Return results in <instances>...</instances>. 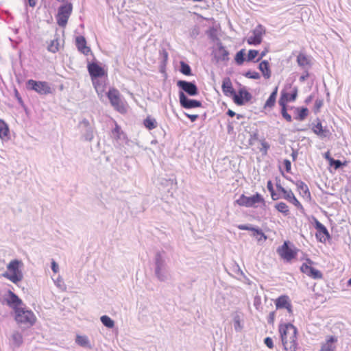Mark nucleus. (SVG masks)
<instances>
[{"label": "nucleus", "mask_w": 351, "mask_h": 351, "mask_svg": "<svg viewBox=\"0 0 351 351\" xmlns=\"http://www.w3.org/2000/svg\"><path fill=\"white\" fill-rule=\"evenodd\" d=\"M167 255L165 251H158L154 258V273L158 280L166 281L169 278V271L167 264Z\"/></svg>", "instance_id": "nucleus-1"}, {"label": "nucleus", "mask_w": 351, "mask_h": 351, "mask_svg": "<svg viewBox=\"0 0 351 351\" xmlns=\"http://www.w3.org/2000/svg\"><path fill=\"white\" fill-rule=\"evenodd\" d=\"M21 266H23L21 261L17 259L11 261L7 265V271L3 274V276L17 285L23 278L22 271L19 269Z\"/></svg>", "instance_id": "nucleus-2"}, {"label": "nucleus", "mask_w": 351, "mask_h": 351, "mask_svg": "<svg viewBox=\"0 0 351 351\" xmlns=\"http://www.w3.org/2000/svg\"><path fill=\"white\" fill-rule=\"evenodd\" d=\"M14 312L15 319L18 323L27 326L34 324L36 317L32 311L21 307L20 308H17Z\"/></svg>", "instance_id": "nucleus-3"}, {"label": "nucleus", "mask_w": 351, "mask_h": 351, "mask_svg": "<svg viewBox=\"0 0 351 351\" xmlns=\"http://www.w3.org/2000/svg\"><path fill=\"white\" fill-rule=\"evenodd\" d=\"M263 203L265 205V202L263 196L256 193L254 195L251 197H247L245 195L242 194L239 199H237L234 204H238L240 206L245 207H256V204Z\"/></svg>", "instance_id": "nucleus-4"}, {"label": "nucleus", "mask_w": 351, "mask_h": 351, "mask_svg": "<svg viewBox=\"0 0 351 351\" xmlns=\"http://www.w3.org/2000/svg\"><path fill=\"white\" fill-rule=\"evenodd\" d=\"M26 88L34 90L39 95H48L51 93V88L47 82L29 80L26 82Z\"/></svg>", "instance_id": "nucleus-5"}, {"label": "nucleus", "mask_w": 351, "mask_h": 351, "mask_svg": "<svg viewBox=\"0 0 351 351\" xmlns=\"http://www.w3.org/2000/svg\"><path fill=\"white\" fill-rule=\"evenodd\" d=\"M73 10V5L71 3H66L59 7L56 16L57 23L60 27H65L68 19Z\"/></svg>", "instance_id": "nucleus-6"}, {"label": "nucleus", "mask_w": 351, "mask_h": 351, "mask_svg": "<svg viewBox=\"0 0 351 351\" xmlns=\"http://www.w3.org/2000/svg\"><path fill=\"white\" fill-rule=\"evenodd\" d=\"M289 245V241H285L284 243L277 249L278 254L282 259L287 262L295 258L298 251V250L295 247H290Z\"/></svg>", "instance_id": "nucleus-7"}, {"label": "nucleus", "mask_w": 351, "mask_h": 351, "mask_svg": "<svg viewBox=\"0 0 351 351\" xmlns=\"http://www.w3.org/2000/svg\"><path fill=\"white\" fill-rule=\"evenodd\" d=\"M313 262L310 258H306V263H304L300 267V271L313 279H321L323 277L322 272L311 267Z\"/></svg>", "instance_id": "nucleus-8"}, {"label": "nucleus", "mask_w": 351, "mask_h": 351, "mask_svg": "<svg viewBox=\"0 0 351 351\" xmlns=\"http://www.w3.org/2000/svg\"><path fill=\"white\" fill-rule=\"evenodd\" d=\"M279 332L282 342L291 337L297 335L298 330L296 327L290 323L281 324L279 326Z\"/></svg>", "instance_id": "nucleus-9"}, {"label": "nucleus", "mask_w": 351, "mask_h": 351, "mask_svg": "<svg viewBox=\"0 0 351 351\" xmlns=\"http://www.w3.org/2000/svg\"><path fill=\"white\" fill-rule=\"evenodd\" d=\"M111 105L118 111H122L124 109L123 102L120 97L119 90L115 88L110 89L106 93Z\"/></svg>", "instance_id": "nucleus-10"}, {"label": "nucleus", "mask_w": 351, "mask_h": 351, "mask_svg": "<svg viewBox=\"0 0 351 351\" xmlns=\"http://www.w3.org/2000/svg\"><path fill=\"white\" fill-rule=\"evenodd\" d=\"M177 86L182 90L181 92L186 93L189 96H196L199 93L198 88L195 82L179 80L177 82Z\"/></svg>", "instance_id": "nucleus-11"}, {"label": "nucleus", "mask_w": 351, "mask_h": 351, "mask_svg": "<svg viewBox=\"0 0 351 351\" xmlns=\"http://www.w3.org/2000/svg\"><path fill=\"white\" fill-rule=\"evenodd\" d=\"M79 125L82 128V138L85 141H91L94 138V127L86 119L80 121Z\"/></svg>", "instance_id": "nucleus-12"}, {"label": "nucleus", "mask_w": 351, "mask_h": 351, "mask_svg": "<svg viewBox=\"0 0 351 351\" xmlns=\"http://www.w3.org/2000/svg\"><path fill=\"white\" fill-rule=\"evenodd\" d=\"M179 100L180 106L186 109H191L202 107L201 101L189 99L183 92H179Z\"/></svg>", "instance_id": "nucleus-13"}, {"label": "nucleus", "mask_w": 351, "mask_h": 351, "mask_svg": "<svg viewBox=\"0 0 351 351\" xmlns=\"http://www.w3.org/2000/svg\"><path fill=\"white\" fill-rule=\"evenodd\" d=\"M252 98V94L249 93L245 87H243L239 90L238 93H235L232 99L236 104L242 106L250 101Z\"/></svg>", "instance_id": "nucleus-14"}, {"label": "nucleus", "mask_w": 351, "mask_h": 351, "mask_svg": "<svg viewBox=\"0 0 351 351\" xmlns=\"http://www.w3.org/2000/svg\"><path fill=\"white\" fill-rule=\"evenodd\" d=\"M87 69L91 79L101 78L106 75V72L104 69L96 62H88Z\"/></svg>", "instance_id": "nucleus-15"}, {"label": "nucleus", "mask_w": 351, "mask_h": 351, "mask_svg": "<svg viewBox=\"0 0 351 351\" xmlns=\"http://www.w3.org/2000/svg\"><path fill=\"white\" fill-rule=\"evenodd\" d=\"M265 30L263 26L258 25L252 32V35L247 38V42L250 45H257L262 42V36Z\"/></svg>", "instance_id": "nucleus-16"}, {"label": "nucleus", "mask_w": 351, "mask_h": 351, "mask_svg": "<svg viewBox=\"0 0 351 351\" xmlns=\"http://www.w3.org/2000/svg\"><path fill=\"white\" fill-rule=\"evenodd\" d=\"M315 228L317 230L315 236L319 241L325 243L330 238L327 228L317 219H315Z\"/></svg>", "instance_id": "nucleus-17"}, {"label": "nucleus", "mask_w": 351, "mask_h": 351, "mask_svg": "<svg viewBox=\"0 0 351 351\" xmlns=\"http://www.w3.org/2000/svg\"><path fill=\"white\" fill-rule=\"evenodd\" d=\"M296 62L301 70H310L313 65L311 57L302 52L297 56Z\"/></svg>", "instance_id": "nucleus-18"}, {"label": "nucleus", "mask_w": 351, "mask_h": 351, "mask_svg": "<svg viewBox=\"0 0 351 351\" xmlns=\"http://www.w3.org/2000/svg\"><path fill=\"white\" fill-rule=\"evenodd\" d=\"M275 305L277 309L286 308L289 313H293L292 304L289 296L280 295L275 300Z\"/></svg>", "instance_id": "nucleus-19"}, {"label": "nucleus", "mask_w": 351, "mask_h": 351, "mask_svg": "<svg viewBox=\"0 0 351 351\" xmlns=\"http://www.w3.org/2000/svg\"><path fill=\"white\" fill-rule=\"evenodd\" d=\"M5 300L7 304L12 308L14 311H16L17 308H20V306L23 304V301L11 291H8V294Z\"/></svg>", "instance_id": "nucleus-20"}, {"label": "nucleus", "mask_w": 351, "mask_h": 351, "mask_svg": "<svg viewBox=\"0 0 351 351\" xmlns=\"http://www.w3.org/2000/svg\"><path fill=\"white\" fill-rule=\"evenodd\" d=\"M337 338L335 336H329L326 341L322 344L320 351H336Z\"/></svg>", "instance_id": "nucleus-21"}, {"label": "nucleus", "mask_w": 351, "mask_h": 351, "mask_svg": "<svg viewBox=\"0 0 351 351\" xmlns=\"http://www.w3.org/2000/svg\"><path fill=\"white\" fill-rule=\"evenodd\" d=\"M229 52L226 48L223 46V45L219 43L217 44V48L215 51V58L217 62L219 61H226L228 60Z\"/></svg>", "instance_id": "nucleus-22"}, {"label": "nucleus", "mask_w": 351, "mask_h": 351, "mask_svg": "<svg viewBox=\"0 0 351 351\" xmlns=\"http://www.w3.org/2000/svg\"><path fill=\"white\" fill-rule=\"evenodd\" d=\"M75 45L80 53L87 56L90 52V48L86 45V41L84 36H77L75 39Z\"/></svg>", "instance_id": "nucleus-23"}, {"label": "nucleus", "mask_w": 351, "mask_h": 351, "mask_svg": "<svg viewBox=\"0 0 351 351\" xmlns=\"http://www.w3.org/2000/svg\"><path fill=\"white\" fill-rule=\"evenodd\" d=\"M312 130L315 134L321 138H326L330 134L329 130L327 128H323L319 119L316 124H312Z\"/></svg>", "instance_id": "nucleus-24"}, {"label": "nucleus", "mask_w": 351, "mask_h": 351, "mask_svg": "<svg viewBox=\"0 0 351 351\" xmlns=\"http://www.w3.org/2000/svg\"><path fill=\"white\" fill-rule=\"evenodd\" d=\"M282 343L285 351H296L298 346L297 335L289 337V339L282 341Z\"/></svg>", "instance_id": "nucleus-25"}, {"label": "nucleus", "mask_w": 351, "mask_h": 351, "mask_svg": "<svg viewBox=\"0 0 351 351\" xmlns=\"http://www.w3.org/2000/svg\"><path fill=\"white\" fill-rule=\"evenodd\" d=\"M93 86L99 97H102L105 91L106 84L104 80L100 78L91 79Z\"/></svg>", "instance_id": "nucleus-26"}, {"label": "nucleus", "mask_w": 351, "mask_h": 351, "mask_svg": "<svg viewBox=\"0 0 351 351\" xmlns=\"http://www.w3.org/2000/svg\"><path fill=\"white\" fill-rule=\"evenodd\" d=\"M288 96V93H282V95L279 99V105L281 106V114L284 119H285L288 122H291L292 121L291 116L287 113V107L285 101V97Z\"/></svg>", "instance_id": "nucleus-27"}, {"label": "nucleus", "mask_w": 351, "mask_h": 351, "mask_svg": "<svg viewBox=\"0 0 351 351\" xmlns=\"http://www.w3.org/2000/svg\"><path fill=\"white\" fill-rule=\"evenodd\" d=\"M221 88L223 93L226 96L234 97L236 91L233 88L232 82L229 78L223 80Z\"/></svg>", "instance_id": "nucleus-28"}, {"label": "nucleus", "mask_w": 351, "mask_h": 351, "mask_svg": "<svg viewBox=\"0 0 351 351\" xmlns=\"http://www.w3.org/2000/svg\"><path fill=\"white\" fill-rule=\"evenodd\" d=\"M258 69L262 72L263 75L265 79H269L271 77V70L268 61H262L258 66Z\"/></svg>", "instance_id": "nucleus-29"}, {"label": "nucleus", "mask_w": 351, "mask_h": 351, "mask_svg": "<svg viewBox=\"0 0 351 351\" xmlns=\"http://www.w3.org/2000/svg\"><path fill=\"white\" fill-rule=\"evenodd\" d=\"M276 189L278 192H281L283 194L282 197L288 202L291 201L293 196H294V194L291 190H286L280 184H276Z\"/></svg>", "instance_id": "nucleus-30"}, {"label": "nucleus", "mask_w": 351, "mask_h": 351, "mask_svg": "<svg viewBox=\"0 0 351 351\" xmlns=\"http://www.w3.org/2000/svg\"><path fill=\"white\" fill-rule=\"evenodd\" d=\"M277 93H278V87H276L275 89L274 90V91L269 95L267 100L266 101L265 106H264L265 108H272L274 106L275 102H276V96H277Z\"/></svg>", "instance_id": "nucleus-31"}, {"label": "nucleus", "mask_w": 351, "mask_h": 351, "mask_svg": "<svg viewBox=\"0 0 351 351\" xmlns=\"http://www.w3.org/2000/svg\"><path fill=\"white\" fill-rule=\"evenodd\" d=\"M143 124L144 126L149 130L155 129L158 125L156 120L150 116L147 117V118L143 121Z\"/></svg>", "instance_id": "nucleus-32"}, {"label": "nucleus", "mask_w": 351, "mask_h": 351, "mask_svg": "<svg viewBox=\"0 0 351 351\" xmlns=\"http://www.w3.org/2000/svg\"><path fill=\"white\" fill-rule=\"evenodd\" d=\"M295 185H296L298 189L300 192H302L304 193V196L310 197L311 193L308 190V186L304 182H302L301 180H298L295 182Z\"/></svg>", "instance_id": "nucleus-33"}, {"label": "nucleus", "mask_w": 351, "mask_h": 351, "mask_svg": "<svg viewBox=\"0 0 351 351\" xmlns=\"http://www.w3.org/2000/svg\"><path fill=\"white\" fill-rule=\"evenodd\" d=\"M9 128L3 120L0 119V138L5 139L8 138Z\"/></svg>", "instance_id": "nucleus-34"}, {"label": "nucleus", "mask_w": 351, "mask_h": 351, "mask_svg": "<svg viewBox=\"0 0 351 351\" xmlns=\"http://www.w3.org/2000/svg\"><path fill=\"white\" fill-rule=\"evenodd\" d=\"M112 135L117 140L125 138V134L117 124L115 125V128L112 130Z\"/></svg>", "instance_id": "nucleus-35"}, {"label": "nucleus", "mask_w": 351, "mask_h": 351, "mask_svg": "<svg viewBox=\"0 0 351 351\" xmlns=\"http://www.w3.org/2000/svg\"><path fill=\"white\" fill-rule=\"evenodd\" d=\"M276 209L282 213L285 216L289 214V210L288 206L285 202H279L275 205Z\"/></svg>", "instance_id": "nucleus-36"}, {"label": "nucleus", "mask_w": 351, "mask_h": 351, "mask_svg": "<svg viewBox=\"0 0 351 351\" xmlns=\"http://www.w3.org/2000/svg\"><path fill=\"white\" fill-rule=\"evenodd\" d=\"M252 235L255 237L258 241L262 240L265 241L267 239V236L263 233L262 230L258 228H255L254 230H253Z\"/></svg>", "instance_id": "nucleus-37"}, {"label": "nucleus", "mask_w": 351, "mask_h": 351, "mask_svg": "<svg viewBox=\"0 0 351 351\" xmlns=\"http://www.w3.org/2000/svg\"><path fill=\"white\" fill-rule=\"evenodd\" d=\"M100 320L104 326L108 328H112L114 326V322L108 315H102Z\"/></svg>", "instance_id": "nucleus-38"}, {"label": "nucleus", "mask_w": 351, "mask_h": 351, "mask_svg": "<svg viewBox=\"0 0 351 351\" xmlns=\"http://www.w3.org/2000/svg\"><path fill=\"white\" fill-rule=\"evenodd\" d=\"M12 340L16 347H19L23 343V336L19 332H15L12 335Z\"/></svg>", "instance_id": "nucleus-39"}, {"label": "nucleus", "mask_w": 351, "mask_h": 351, "mask_svg": "<svg viewBox=\"0 0 351 351\" xmlns=\"http://www.w3.org/2000/svg\"><path fill=\"white\" fill-rule=\"evenodd\" d=\"M75 342L83 347H87L89 345V340L86 336L77 335Z\"/></svg>", "instance_id": "nucleus-40"}, {"label": "nucleus", "mask_w": 351, "mask_h": 351, "mask_svg": "<svg viewBox=\"0 0 351 351\" xmlns=\"http://www.w3.org/2000/svg\"><path fill=\"white\" fill-rule=\"evenodd\" d=\"M245 49H241L236 53L234 60L238 65H242L245 61Z\"/></svg>", "instance_id": "nucleus-41"}, {"label": "nucleus", "mask_w": 351, "mask_h": 351, "mask_svg": "<svg viewBox=\"0 0 351 351\" xmlns=\"http://www.w3.org/2000/svg\"><path fill=\"white\" fill-rule=\"evenodd\" d=\"M180 72L185 75H191V69L190 66L184 62H180Z\"/></svg>", "instance_id": "nucleus-42"}, {"label": "nucleus", "mask_w": 351, "mask_h": 351, "mask_svg": "<svg viewBox=\"0 0 351 351\" xmlns=\"http://www.w3.org/2000/svg\"><path fill=\"white\" fill-rule=\"evenodd\" d=\"M296 110L298 111V117L296 119L300 121L304 120L308 112L307 108L303 107L302 108H297Z\"/></svg>", "instance_id": "nucleus-43"}, {"label": "nucleus", "mask_w": 351, "mask_h": 351, "mask_svg": "<svg viewBox=\"0 0 351 351\" xmlns=\"http://www.w3.org/2000/svg\"><path fill=\"white\" fill-rule=\"evenodd\" d=\"M59 49V43L58 40H53L48 46V50L50 52L56 53Z\"/></svg>", "instance_id": "nucleus-44"}, {"label": "nucleus", "mask_w": 351, "mask_h": 351, "mask_svg": "<svg viewBox=\"0 0 351 351\" xmlns=\"http://www.w3.org/2000/svg\"><path fill=\"white\" fill-rule=\"evenodd\" d=\"M298 95V88L294 87L293 92L291 94H288V96L285 97V103L290 101H293L296 99Z\"/></svg>", "instance_id": "nucleus-45"}, {"label": "nucleus", "mask_w": 351, "mask_h": 351, "mask_svg": "<svg viewBox=\"0 0 351 351\" xmlns=\"http://www.w3.org/2000/svg\"><path fill=\"white\" fill-rule=\"evenodd\" d=\"M329 165L331 167H333L335 169H338L342 167L343 163L339 160H335L333 158H329Z\"/></svg>", "instance_id": "nucleus-46"}, {"label": "nucleus", "mask_w": 351, "mask_h": 351, "mask_svg": "<svg viewBox=\"0 0 351 351\" xmlns=\"http://www.w3.org/2000/svg\"><path fill=\"white\" fill-rule=\"evenodd\" d=\"M258 55V51L257 50L250 49L248 51L247 61V62L254 61V60Z\"/></svg>", "instance_id": "nucleus-47"}, {"label": "nucleus", "mask_w": 351, "mask_h": 351, "mask_svg": "<svg viewBox=\"0 0 351 351\" xmlns=\"http://www.w3.org/2000/svg\"><path fill=\"white\" fill-rule=\"evenodd\" d=\"M244 75L247 77V78H250V79H254V80H258L260 78V74L258 73V72H256V71H247Z\"/></svg>", "instance_id": "nucleus-48"}, {"label": "nucleus", "mask_w": 351, "mask_h": 351, "mask_svg": "<svg viewBox=\"0 0 351 351\" xmlns=\"http://www.w3.org/2000/svg\"><path fill=\"white\" fill-rule=\"evenodd\" d=\"M237 227L238 229L241 230H250L252 232H253V230L255 228V227H253L250 224H239Z\"/></svg>", "instance_id": "nucleus-49"}, {"label": "nucleus", "mask_w": 351, "mask_h": 351, "mask_svg": "<svg viewBox=\"0 0 351 351\" xmlns=\"http://www.w3.org/2000/svg\"><path fill=\"white\" fill-rule=\"evenodd\" d=\"M290 203L293 204L295 206H296L298 208L303 209L302 205L301 203L297 199L295 196H293L291 201H289Z\"/></svg>", "instance_id": "nucleus-50"}, {"label": "nucleus", "mask_w": 351, "mask_h": 351, "mask_svg": "<svg viewBox=\"0 0 351 351\" xmlns=\"http://www.w3.org/2000/svg\"><path fill=\"white\" fill-rule=\"evenodd\" d=\"M261 145L262 148H261V152H262L263 154H267V151L269 149V145L265 141H263L261 142Z\"/></svg>", "instance_id": "nucleus-51"}, {"label": "nucleus", "mask_w": 351, "mask_h": 351, "mask_svg": "<svg viewBox=\"0 0 351 351\" xmlns=\"http://www.w3.org/2000/svg\"><path fill=\"white\" fill-rule=\"evenodd\" d=\"M303 73L300 77L299 80L300 82H304L306 80V79L309 77V70H302Z\"/></svg>", "instance_id": "nucleus-52"}, {"label": "nucleus", "mask_w": 351, "mask_h": 351, "mask_svg": "<svg viewBox=\"0 0 351 351\" xmlns=\"http://www.w3.org/2000/svg\"><path fill=\"white\" fill-rule=\"evenodd\" d=\"M323 105V101L322 100H320V99H317L315 102V105H314V110L315 112H319L320 108Z\"/></svg>", "instance_id": "nucleus-53"}, {"label": "nucleus", "mask_w": 351, "mask_h": 351, "mask_svg": "<svg viewBox=\"0 0 351 351\" xmlns=\"http://www.w3.org/2000/svg\"><path fill=\"white\" fill-rule=\"evenodd\" d=\"M264 343L269 348H272L274 347L273 340L271 337H266L264 339Z\"/></svg>", "instance_id": "nucleus-54"}, {"label": "nucleus", "mask_w": 351, "mask_h": 351, "mask_svg": "<svg viewBox=\"0 0 351 351\" xmlns=\"http://www.w3.org/2000/svg\"><path fill=\"white\" fill-rule=\"evenodd\" d=\"M276 317V313L274 311L270 312L267 318V322L269 324H272L274 322Z\"/></svg>", "instance_id": "nucleus-55"}, {"label": "nucleus", "mask_w": 351, "mask_h": 351, "mask_svg": "<svg viewBox=\"0 0 351 351\" xmlns=\"http://www.w3.org/2000/svg\"><path fill=\"white\" fill-rule=\"evenodd\" d=\"M184 115L188 117L192 122L195 121L199 117L197 114H190L186 112L184 113Z\"/></svg>", "instance_id": "nucleus-56"}, {"label": "nucleus", "mask_w": 351, "mask_h": 351, "mask_svg": "<svg viewBox=\"0 0 351 351\" xmlns=\"http://www.w3.org/2000/svg\"><path fill=\"white\" fill-rule=\"evenodd\" d=\"M284 165H285V169L287 171V172H289L291 171V162L289 160H287V159H285L284 160Z\"/></svg>", "instance_id": "nucleus-57"}, {"label": "nucleus", "mask_w": 351, "mask_h": 351, "mask_svg": "<svg viewBox=\"0 0 351 351\" xmlns=\"http://www.w3.org/2000/svg\"><path fill=\"white\" fill-rule=\"evenodd\" d=\"M51 269L54 273H58L59 271L58 265L53 260L51 261Z\"/></svg>", "instance_id": "nucleus-58"}, {"label": "nucleus", "mask_w": 351, "mask_h": 351, "mask_svg": "<svg viewBox=\"0 0 351 351\" xmlns=\"http://www.w3.org/2000/svg\"><path fill=\"white\" fill-rule=\"evenodd\" d=\"M270 194H271V197L272 198L273 200H277L279 198H280V197L279 196L278 194H277L274 191H271L269 192Z\"/></svg>", "instance_id": "nucleus-59"}, {"label": "nucleus", "mask_w": 351, "mask_h": 351, "mask_svg": "<svg viewBox=\"0 0 351 351\" xmlns=\"http://www.w3.org/2000/svg\"><path fill=\"white\" fill-rule=\"evenodd\" d=\"M14 95H15L16 98L17 99L19 103L22 104L23 103L22 98L20 96L19 93L16 89L14 90Z\"/></svg>", "instance_id": "nucleus-60"}, {"label": "nucleus", "mask_w": 351, "mask_h": 351, "mask_svg": "<svg viewBox=\"0 0 351 351\" xmlns=\"http://www.w3.org/2000/svg\"><path fill=\"white\" fill-rule=\"evenodd\" d=\"M29 5L32 8H34L36 5L37 0H25Z\"/></svg>", "instance_id": "nucleus-61"}, {"label": "nucleus", "mask_w": 351, "mask_h": 351, "mask_svg": "<svg viewBox=\"0 0 351 351\" xmlns=\"http://www.w3.org/2000/svg\"><path fill=\"white\" fill-rule=\"evenodd\" d=\"M267 188L269 192L274 191L273 184L271 180L267 182Z\"/></svg>", "instance_id": "nucleus-62"}, {"label": "nucleus", "mask_w": 351, "mask_h": 351, "mask_svg": "<svg viewBox=\"0 0 351 351\" xmlns=\"http://www.w3.org/2000/svg\"><path fill=\"white\" fill-rule=\"evenodd\" d=\"M267 53V50H264L260 53V56L256 60V62H259Z\"/></svg>", "instance_id": "nucleus-63"}, {"label": "nucleus", "mask_w": 351, "mask_h": 351, "mask_svg": "<svg viewBox=\"0 0 351 351\" xmlns=\"http://www.w3.org/2000/svg\"><path fill=\"white\" fill-rule=\"evenodd\" d=\"M226 114H227L228 116L231 117H234V116H235V115H236V113H235L234 111H232V110H230V109H229V110L227 111Z\"/></svg>", "instance_id": "nucleus-64"}]
</instances>
